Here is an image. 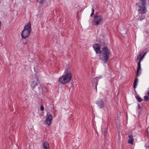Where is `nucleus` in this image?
<instances>
[{"mask_svg": "<svg viewBox=\"0 0 149 149\" xmlns=\"http://www.w3.org/2000/svg\"><path fill=\"white\" fill-rule=\"evenodd\" d=\"M72 77L70 69L68 68L65 69L63 74L59 78V81L61 84H65L70 82Z\"/></svg>", "mask_w": 149, "mask_h": 149, "instance_id": "1", "label": "nucleus"}, {"mask_svg": "<svg viewBox=\"0 0 149 149\" xmlns=\"http://www.w3.org/2000/svg\"><path fill=\"white\" fill-rule=\"evenodd\" d=\"M100 53L101 54L99 57L100 59L103 63H107L111 54L110 50L107 47H105L103 48Z\"/></svg>", "mask_w": 149, "mask_h": 149, "instance_id": "2", "label": "nucleus"}, {"mask_svg": "<svg viewBox=\"0 0 149 149\" xmlns=\"http://www.w3.org/2000/svg\"><path fill=\"white\" fill-rule=\"evenodd\" d=\"M31 25L30 22L25 25L23 30L21 33L22 37L25 39L28 38L29 36L31 31Z\"/></svg>", "mask_w": 149, "mask_h": 149, "instance_id": "3", "label": "nucleus"}, {"mask_svg": "<svg viewBox=\"0 0 149 149\" xmlns=\"http://www.w3.org/2000/svg\"><path fill=\"white\" fill-rule=\"evenodd\" d=\"M139 12V13L143 14L145 13L147 10L146 7V0H139V2L136 3Z\"/></svg>", "mask_w": 149, "mask_h": 149, "instance_id": "4", "label": "nucleus"}, {"mask_svg": "<svg viewBox=\"0 0 149 149\" xmlns=\"http://www.w3.org/2000/svg\"><path fill=\"white\" fill-rule=\"evenodd\" d=\"M103 20V17L102 15H95L93 21V24L95 25H99L102 23Z\"/></svg>", "mask_w": 149, "mask_h": 149, "instance_id": "5", "label": "nucleus"}, {"mask_svg": "<svg viewBox=\"0 0 149 149\" xmlns=\"http://www.w3.org/2000/svg\"><path fill=\"white\" fill-rule=\"evenodd\" d=\"M52 120V116L49 112H47L46 116V118L45 120L44 123L45 124L49 125L51 123V121Z\"/></svg>", "mask_w": 149, "mask_h": 149, "instance_id": "6", "label": "nucleus"}, {"mask_svg": "<svg viewBox=\"0 0 149 149\" xmlns=\"http://www.w3.org/2000/svg\"><path fill=\"white\" fill-rule=\"evenodd\" d=\"M147 52H145L141 56V58H140V60H139L138 63V67L137 70V73H136V76H137L139 75V71L141 70V62L142 60V59L143 58L144 56L146 55L147 53Z\"/></svg>", "mask_w": 149, "mask_h": 149, "instance_id": "7", "label": "nucleus"}, {"mask_svg": "<svg viewBox=\"0 0 149 149\" xmlns=\"http://www.w3.org/2000/svg\"><path fill=\"white\" fill-rule=\"evenodd\" d=\"M93 48L97 54H100L101 52L100 45L97 43H95L93 45Z\"/></svg>", "mask_w": 149, "mask_h": 149, "instance_id": "8", "label": "nucleus"}, {"mask_svg": "<svg viewBox=\"0 0 149 149\" xmlns=\"http://www.w3.org/2000/svg\"><path fill=\"white\" fill-rule=\"evenodd\" d=\"M101 78V77L100 76L92 79V81L93 82V85H95L96 90H97V87L98 84V80Z\"/></svg>", "mask_w": 149, "mask_h": 149, "instance_id": "9", "label": "nucleus"}, {"mask_svg": "<svg viewBox=\"0 0 149 149\" xmlns=\"http://www.w3.org/2000/svg\"><path fill=\"white\" fill-rule=\"evenodd\" d=\"M96 103L98 105L99 107L102 109L104 106V104L102 100L101 99L98 100L96 102Z\"/></svg>", "mask_w": 149, "mask_h": 149, "instance_id": "10", "label": "nucleus"}, {"mask_svg": "<svg viewBox=\"0 0 149 149\" xmlns=\"http://www.w3.org/2000/svg\"><path fill=\"white\" fill-rule=\"evenodd\" d=\"M42 149H50L49 147V144L47 141H45L42 144Z\"/></svg>", "mask_w": 149, "mask_h": 149, "instance_id": "11", "label": "nucleus"}, {"mask_svg": "<svg viewBox=\"0 0 149 149\" xmlns=\"http://www.w3.org/2000/svg\"><path fill=\"white\" fill-rule=\"evenodd\" d=\"M129 139L128 140V142L129 143L133 144L134 143V139L132 135H129L128 136Z\"/></svg>", "mask_w": 149, "mask_h": 149, "instance_id": "12", "label": "nucleus"}, {"mask_svg": "<svg viewBox=\"0 0 149 149\" xmlns=\"http://www.w3.org/2000/svg\"><path fill=\"white\" fill-rule=\"evenodd\" d=\"M30 85L31 87L33 88L35 87L37 85V83L35 81H31V82Z\"/></svg>", "mask_w": 149, "mask_h": 149, "instance_id": "13", "label": "nucleus"}, {"mask_svg": "<svg viewBox=\"0 0 149 149\" xmlns=\"http://www.w3.org/2000/svg\"><path fill=\"white\" fill-rule=\"evenodd\" d=\"M138 80V78L137 77H136L135 78V80L134 83V89H135L137 85V82Z\"/></svg>", "mask_w": 149, "mask_h": 149, "instance_id": "14", "label": "nucleus"}, {"mask_svg": "<svg viewBox=\"0 0 149 149\" xmlns=\"http://www.w3.org/2000/svg\"><path fill=\"white\" fill-rule=\"evenodd\" d=\"M102 132L103 134H104V136H106L107 135V129H102Z\"/></svg>", "mask_w": 149, "mask_h": 149, "instance_id": "15", "label": "nucleus"}, {"mask_svg": "<svg viewBox=\"0 0 149 149\" xmlns=\"http://www.w3.org/2000/svg\"><path fill=\"white\" fill-rule=\"evenodd\" d=\"M145 18V16L144 15H141L139 16V18H138V19L141 21L143 19Z\"/></svg>", "mask_w": 149, "mask_h": 149, "instance_id": "16", "label": "nucleus"}, {"mask_svg": "<svg viewBox=\"0 0 149 149\" xmlns=\"http://www.w3.org/2000/svg\"><path fill=\"white\" fill-rule=\"evenodd\" d=\"M136 98L138 101L139 102H141L142 100V99L139 96H136Z\"/></svg>", "mask_w": 149, "mask_h": 149, "instance_id": "17", "label": "nucleus"}, {"mask_svg": "<svg viewBox=\"0 0 149 149\" xmlns=\"http://www.w3.org/2000/svg\"><path fill=\"white\" fill-rule=\"evenodd\" d=\"M94 14V9L93 8H92V10H91V14L90 16L91 17Z\"/></svg>", "mask_w": 149, "mask_h": 149, "instance_id": "18", "label": "nucleus"}, {"mask_svg": "<svg viewBox=\"0 0 149 149\" xmlns=\"http://www.w3.org/2000/svg\"><path fill=\"white\" fill-rule=\"evenodd\" d=\"M144 99L145 101H147L149 99V97L147 96H145L144 97Z\"/></svg>", "mask_w": 149, "mask_h": 149, "instance_id": "19", "label": "nucleus"}, {"mask_svg": "<svg viewBox=\"0 0 149 149\" xmlns=\"http://www.w3.org/2000/svg\"><path fill=\"white\" fill-rule=\"evenodd\" d=\"M40 3H44L45 0H37Z\"/></svg>", "mask_w": 149, "mask_h": 149, "instance_id": "20", "label": "nucleus"}, {"mask_svg": "<svg viewBox=\"0 0 149 149\" xmlns=\"http://www.w3.org/2000/svg\"><path fill=\"white\" fill-rule=\"evenodd\" d=\"M141 54H139L137 56V59H139L140 60V58H141Z\"/></svg>", "mask_w": 149, "mask_h": 149, "instance_id": "21", "label": "nucleus"}, {"mask_svg": "<svg viewBox=\"0 0 149 149\" xmlns=\"http://www.w3.org/2000/svg\"><path fill=\"white\" fill-rule=\"evenodd\" d=\"M44 110V107L42 105H41V106H40V110L41 111H43Z\"/></svg>", "mask_w": 149, "mask_h": 149, "instance_id": "22", "label": "nucleus"}, {"mask_svg": "<svg viewBox=\"0 0 149 149\" xmlns=\"http://www.w3.org/2000/svg\"><path fill=\"white\" fill-rule=\"evenodd\" d=\"M145 146L146 147V149H149V145L147 146Z\"/></svg>", "mask_w": 149, "mask_h": 149, "instance_id": "23", "label": "nucleus"}, {"mask_svg": "<svg viewBox=\"0 0 149 149\" xmlns=\"http://www.w3.org/2000/svg\"><path fill=\"white\" fill-rule=\"evenodd\" d=\"M148 92L147 93V94L149 96V87L148 88V90L147 91Z\"/></svg>", "mask_w": 149, "mask_h": 149, "instance_id": "24", "label": "nucleus"}, {"mask_svg": "<svg viewBox=\"0 0 149 149\" xmlns=\"http://www.w3.org/2000/svg\"><path fill=\"white\" fill-rule=\"evenodd\" d=\"M44 89L45 91H47V89L45 87H44Z\"/></svg>", "mask_w": 149, "mask_h": 149, "instance_id": "25", "label": "nucleus"}, {"mask_svg": "<svg viewBox=\"0 0 149 149\" xmlns=\"http://www.w3.org/2000/svg\"><path fill=\"white\" fill-rule=\"evenodd\" d=\"M138 107L139 108L140 107V106L139 104H138Z\"/></svg>", "mask_w": 149, "mask_h": 149, "instance_id": "26", "label": "nucleus"}]
</instances>
